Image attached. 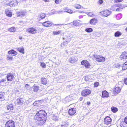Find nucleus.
<instances>
[{
  "label": "nucleus",
  "mask_w": 127,
  "mask_h": 127,
  "mask_svg": "<svg viewBox=\"0 0 127 127\" xmlns=\"http://www.w3.org/2000/svg\"><path fill=\"white\" fill-rule=\"evenodd\" d=\"M87 14L90 17H94L95 16V15L92 12L87 13Z\"/></svg>",
  "instance_id": "40"
},
{
  "label": "nucleus",
  "mask_w": 127,
  "mask_h": 127,
  "mask_svg": "<svg viewBox=\"0 0 127 127\" xmlns=\"http://www.w3.org/2000/svg\"><path fill=\"white\" fill-rule=\"evenodd\" d=\"M81 63L82 65L85 66L86 68H90L91 66L88 61L86 60H84L82 61Z\"/></svg>",
  "instance_id": "6"
},
{
  "label": "nucleus",
  "mask_w": 127,
  "mask_h": 127,
  "mask_svg": "<svg viewBox=\"0 0 127 127\" xmlns=\"http://www.w3.org/2000/svg\"><path fill=\"white\" fill-rule=\"evenodd\" d=\"M45 14L44 13H41L40 15V17L42 19L44 18L45 17Z\"/></svg>",
  "instance_id": "43"
},
{
  "label": "nucleus",
  "mask_w": 127,
  "mask_h": 127,
  "mask_svg": "<svg viewBox=\"0 0 127 127\" xmlns=\"http://www.w3.org/2000/svg\"><path fill=\"white\" fill-rule=\"evenodd\" d=\"M20 100L21 104L25 102V100L24 99L20 98Z\"/></svg>",
  "instance_id": "47"
},
{
  "label": "nucleus",
  "mask_w": 127,
  "mask_h": 127,
  "mask_svg": "<svg viewBox=\"0 0 127 127\" xmlns=\"http://www.w3.org/2000/svg\"><path fill=\"white\" fill-rule=\"evenodd\" d=\"M42 25L46 27L51 26L52 25V22L50 21H46L43 23Z\"/></svg>",
  "instance_id": "11"
},
{
  "label": "nucleus",
  "mask_w": 127,
  "mask_h": 127,
  "mask_svg": "<svg viewBox=\"0 0 127 127\" xmlns=\"http://www.w3.org/2000/svg\"><path fill=\"white\" fill-rule=\"evenodd\" d=\"M123 0H115V1L116 2H121Z\"/></svg>",
  "instance_id": "58"
},
{
  "label": "nucleus",
  "mask_w": 127,
  "mask_h": 127,
  "mask_svg": "<svg viewBox=\"0 0 127 127\" xmlns=\"http://www.w3.org/2000/svg\"><path fill=\"white\" fill-rule=\"evenodd\" d=\"M5 14L7 16L9 17H11L12 16L11 12L10 10L6 9L5 11Z\"/></svg>",
  "instance_id": "24"
},
{
  "label": "nucleus",
  "mask_w": 127,
  "mask_h": 127,
  "mask_svg": "<svg viewBox=\"0 0 127 127\" xmlns=\"http://www.w3.org/2000/svg\"><path fill=\"white\" fill-rule=\"evenodd\" d=\"M16 102L19 105L21 104V100L20 99H18L16 100Z\"/></svg>",
  "instance_id": "49"
},
{
  "label": "nucleus",
  "mask_w": 127,
  "mask_h": 127,
  "mask_svg": "<svg viewBox=\"0 0 127 127\" xmlns=\"http://www.w3.org/2000/svg\"><path fill=\"white\" fill-rule=\"evenodd\" d=\"M122 14H119L117 15L116 18L118 19H119L122 17Z\"/></svg>",
  "instance_id": "44"
},
{
  "label": "nucleus",
  "mask_w": 127,
  "mask_h": 127,
  "mask_svg": "<svg viewBox=\"0 0 127 127\" xmlns=\"http://www.w3.org/2000/svg\"><path fill=\"white\" fill-rule=\"evenodd\" d=\"M33 88V91L34 92H37L39 90V87L38 86L34 85Z\"/></svg>",
  "instance_id": "28"
},
{
  "label": "nucleus",
  "mask_w": 127,
  "mask_h": 127,
  "mask_svg": "<svg viewBox=\"0 0 127 127\" xmlns=\"http://www.w3.org/2000/svg\"><path fill=\"white\" fill-rule=\"evenodd\" d=\"M68 43V42L65 41L63 42V44L65 45L67 44Z\"/></svg>",
  "instance_id": "57"
},
{
  "label": "nucleus",
  "mask_w": 127,
  "mask_h": 127,
  "mask_svg": "<svg viewBox=\"0 0 127 127\" xmlns=\"http://www.w3.org/2000/svg\"><path fill=\"white\" fill-rule=\"evenodd\" d=\"M61 30H59L58 31H53V34L54 35H57L61 33Z\"/></svg>",
  "instance_id": "33"
},
{
  "label": "nucleus",
  "mask_w": 127,
  "mask_h": 127,
  "mask_svg": "<svg viewBox=\"0 0 127 127\" xmlns=\"http://www.w3.org/2000/svg\"><path fill=\"white\" fill-rule=\"evenodd\" d=\"M7 79L8 81H12L14 78L13 75L11 73H8L6 76Z\"/></svg>",
  "instance_id": "8"
},
{
  "label": "nucleus",
  "mask_w": 127,
  "mask_h": 127,
  "mask_svg": "<svg viewBox=\"0 0 127 127\" xmlns=\"http://www.w3.org/2000/svg\"><path fill=\"white\" fill-rule=\"evenodd\" d=\"M39 101H35L33 103V104L34 105H37L36 104L38 102H39Z\"/></svg>",
  "instance_id": "55"
},
{
  "label": "nucleus",
  "mask_w": 127,
  "mask_h": 127,
  "mask_svg": "<svg viewBox=\"0 0 127 127\" xmlns=\"http://www.w3.org/2000/svg\"><path fill=\"white\" fill-rule=\"evenodd\" d=\"M94 56L95 60L98 62H103L105 61V58L101 55H95Z\"/></svg>",
  "instance_id": "2"
},
{
  "label": "nucleus",
  "mask_w": 127,
  "mask_h": 127,
  "mask_svg": "<svg viewBox=\"0 0 127 127\" xmlns=\"http://www.w3.org/2000/svg\"><path fill=\"white\" fill-rule=\"evenodd\" d=\"M109 96V94L106 91H104L102 92V97L103 98H107Z\"/></svg>",
  "instance_id": "13"
},
{
  "label": "nucleus",
  "mask_w": 127,
  "mask_h": 127,
  "mask_svg": "<svg viewBox=\"0 0 127 127\" xmlns=\"http://www.w3.org/2000/svg\"><path fill=\"white\" fill-rule=\"evenodd\" d=\"M15 122L12 120L7 121L5 124V127H15Z\"/></svg>",
  "instance_id": "3"
},
{
  "label": "nucleus",
  "mask_w": 127,
  "mask_h": 127,
  "mask_svg": "<svg viewBox=\"0 0 127 127\" xmlns=\"http://www.w3.org/2000/svg\"><path fill=\"white\" fill-rule=\"evenodd\" d=\"M6 59L7 60L11 61L13 59V58L12 57L10 56H7Z\"/></svg>",
  "instance_id": "42"
},
{
  "label": "nucleus",
  "mask_w": 127,
  "mask_h": 127,
  "mask_svg": "<svg viewBox=\"0 0 127 127\" xmlns=\"http://www.w3.org/2000/svg\"><path fill=\"white\" fill-rule=\"evenodd\" d=\"M68 8L67 7H65L63 9L64 10V11H65L66 10H67L68 9Z\"/></svg>",
  "instance_id": "60"
},
{
  "label": "nucleus",
  "mask_w": 127,
  "mask_h": 127,
  "mask_svg": "<svg viewBox=\"0 0 127 127\" xmlns=\"http://www.w3.org/2000/svg\"><path fill=\"white\" fill-rule=\"evenodd\" d=\"M64 12H66L70 13H74V12H73V10L69 9H68L67 10L64 11Z\"/></svg>",
  "instance_id": "38"
},
{
  "label": "nucleus",
  "mask_w": 127,
  "mask_h": 127,
  "mask_svg": "<svg viewBox=\"0 0 127 127\" xmlns=\"http://www.w3.org/2000/svg\"><path fill=\"white\" fill-rule=\"evenodd\" d=\"M16 29L15 27H12L10 28H9L8 29V31H9L10 32H15L16 31Z\"/></svg>",
  "instance_id": "26"
},
{
  "label": "nucleus",
  "mask_w": 127,
  "mask_h": 127,
  "mask_svg": "<svg viewBox=\"0 0 127 127\" xmlns=\"http://www.w3.org/2000/svg\"><path fill=\"white\" fill-rule=\"evenodd\" d=\"M116 67L117 68H120V67L122 68V66H121L119 64H117L116 65Z\"/></svg>",
  "instance_id": "52"
},
{
  "label": "nucleus",
  "mask_w": 127,
  "mask_h": 127,
  "mask_svg": "<svg viewBox=\"0 0 127 127\" xmlns=\"http://www.w3.org/2000/svg\"><path fill=\"white\" fill-rule=\"evenodd\" d=\"M98 127H105L104 126H103V125L100 124L98 126Z\"/></svg>",
  "instance_id": "61"
},
{
  "label": "nucleus",
  "mask_w": 127,
  "mask_h": 127,
  "mask_svg": "<svg viewBox=\"0 0 127 127\" xmlns=\"http://www.w3.org/2000/svg\"><path fill=\"white\" fill-rule=\"evenodd\" d=\"M69 124L67 122H65L61 125V127H70Z\"/></svg>",
  "instance_id": "23"
},
{
  "label": "nucleus",
  "mask_w": 127,
  "mask_h": 127,
  "mask_svg": "<svg viewBox=\"0 0 127 127\" xmlns=\"http://www.w3.org/2000/svg\"><path fill=\"white\" fill-rule=\"evenodd\" d=\"M8 54L10 56L13 54L12 56L16 55L17 54V52L13 50H11L8 52Z\"/></svg>",
  "instance_id": "16"
},
{
  "label": "nucleus",
  "mask_w": 127,
  "mask_h": 127,
  "mask_svg": "<svg viewBox=\"0 0 127 127\" xmlns=\"http://www.w3.org/2000/svg\"><path fill=\"white\" fill-rule=\"evenodd\" d=\"M114 7H118V8H117L116 9L117 11H121L123 8L122 6L121 5V4H117L114 5Z\"/></svg>",
  "instance_id": "12"
},
{
  "label": "nucleus",
  "mask_w": 127,
  "mask_h": 127,
  "mask_svg": "<svg viewBox=\"0 0 127 127\" xmlns=\"http://www.w3.org/2000/svg\"><path fill=\"white\" fill-rule=\"evenodd\" d=\"M99 83L98 82H96L94 83V86L95 87H97L99 85Z\"/></svg>",
  "instance_id": "53"
},
{
  "label": "nucleus",
  "mask_w": 127,
  "mask_h": 127,
  "mask_svg": "<svg viewBox=\"0 0 127 127\" xmlns=\"http://www.w3.org/2000/svg\"><path fill=\"white\" fill-rule=\"evenodd\" d=\"M5 99L4 96L0 94V101H2L3 100Z\"/></svg>",
  "instance_id": "41"
},
{
  "label": "nucleus",
  "mask_w": 127,
  "mask_h": 127,
  "mask_svg": "<svg viewBox=\"0 0 127 127\" xmlns=\"http://www.w3.org/2000/svg\"><path fill=\"white\" fill-rule=\"evenodd\" d=\"M90 102H87V104L89 105H90Z\"/></svg>",
  "instance_id": "62"
},
{
  "label": "nucleus",
  "mask_w": 127,
  "mask_h": 127,
  "mask_svg": "<svg viewBox=\"0 0 127 127\" xmlns=\"http://www.w3.org/2000/svg\"><path fill=\"white\" fill-rule=\"evenodd\" d=\"M112 120H104V122L105 124L108 125L111 124Z\"/></svg>",
  "instance_id": "29"
},
{
  "label": "nucleus",
  "mask_w": 127,
  "mask_h": 127,
  "mask_svg": "<svg viewBox=\"0 0 127 127\" xmlns=\"http://www.w3.org/2000/svg\"><path fill=\"white\" fill-rule=\"evenodd\" d=\"M85 31L87 32H92L93 30L91 28H88L85 29Z\"/></svg>",
  "instance_id": "39"
},
{
  "label": "nucleus",
  "mask_w": 127,
  "mask_h": 127,
  "mask_svg": "<svg viewBox=\"0 0 127 127\" xmlns=\"http://www.w3.org/2000/svg\"><path fill=\"white\" fill-rule=\"evenodd\" d=\"M69 62L71 63H74L76 62L77 61V58L74 57H72L69 60Z\"/></svg>",
  "instance_id": "20"
},
{
  "label": "nucleus",
  "mask_w": 127,
  "mask_h": 127,
  "mask_svg": "<svg viewBox=\"0 0 127 127\" xmlns=\"http://www.w3.org/2000/svg\"><path fill=\"white\" fill-rule=\"evenodd\" d=\"M120 58L122 59H126L127 58V52H123L120 56Z\"/></svg>",
  "instance_id": "18"
},
{
  "label": "nucleus",
  "mask_w": 127,
  "mask_h": 127,
  "mask_svg": "<svg viewBox=\"0 0 127 127\" xmlns=\"http://www.w3.org/2000/svg\"><path fill=\"white\" fill-rule=\"evenodd\" d=\"M126 123L124 121H123L120 123V126L121 127H126Z\"/></svg>",
  "instance_id": "34"
},
{
  "label": "nucleus",
  "mask_w": 127,
  "mask_h": 127,
  "mask_svg": "<svg viewBox=\"0 0 127 127\" xmlns=\"http://www.w3.org/2000/svg\"><path fill=\"white\" fill-rule=\"evenodd\" d=\"M61 2V0H56L55 1V2L57 4L60 3Z\"/></svg>",
  "instance_id": "48"
},
{
  "label": "nucleus",
  "mask_w": 127,
  "mask_h": 127,
  "mask_svg": "<svg viewBox=\"0 0 127 127\" xmlns=\"http://www.w3.org/2000/svg\"><path fill=\"white\" fill-rule=\"evenodd\" d=\"M121 35V33L118 31L116 32L115 33V36L116 37L119 36Z\"/></svg>",
  "instance_id": "37"
},
{
  "label": "nucleus",
  "mask_w": 127,
  "mask_h": 127,
  "mask_svg": "<svg viewBox=\"0 0 127 127\" xmlns=\"http://www.w3.org/2000/svg\"><path fill=\"white\" fill-rule=\"evenodd\" d=\"M26 32L29 33L35 34L37 33V30L34 28H31L27 29Z\"/></svg>",
  "instance_id": "5"
},
{
  "label": "nucleus",
  "mask_w": 127,
  "mask_h": 127,
  "mask_svg": "<svg viewBox=\"0 0 127 127\" xmlns=\"http://www.w3.org/2000/svg\"><path fill=\"white\" fill-rule=\"evenodd\" d=\"M46 120H38L37 122V125H42L46 122Z\"/></svg>",
  "instance_id": "10"
},
{
  "label": "nucleus",
  "mask_w": 127,
  "mask_h": 127,
  "mask_svg": "<svg viewBox=\"0 0 127 127\" xmlns=\"http://www.w3.org/2000/svg\"><path fill=\"white\" fill-rule=\"evenodd\" d=\"M124 121L126 124H127V120H124Z\"/></svg>",
  "instance_id": "63"
},
{
  "label": "nucleus",
  "mask_w": 127,
  "mask_h": 127,
  "mask_svg": "<svg viewBox=\"0 0 127 127\" xmlns=\"http://www.w3.org/2000/svg\"><path fill=\"white\" fill-rule=\"evenodd\" d=\"M40 66L43 68H45L46 67V64L44 63H41Z\"/></svg>",
  "instance_id": "45"
},
{
  "label": "nucleus",
  "mask_w": 127,
  "mask_h": 127,
  "mask_svg": "<svg viewBox=\"0 0 127 127\" xmlns=\"http://www.w3.org/2000/svg\"><path fill=\"white\" fill-rule=\"evenodd\" d=\"M73 6L75 8L78 9H80L81 7V5L77 4L74 5Z\"/></svg>",
  "instance_id": "35"
},
{
  "label": "nucleus",
  "mask_w": 127,
  "mask_h": 127,
  "mask_svg": "<svg viewBox=\"0 0 127 127\" xmlns=\"http://www.w3.org/2000/svg\"><path fill=\"white\" fill-rule=\"evenodd\" d=\"M7 109L8 110H13V105L11 103H8V104Z\"/></svg>",
  "instance_id": "25"
},
{
  "label": "nucleus",
  "mask_w": 127,
  "mask_h": 127,
  "mask_svg": "<svg viewBox=\"0 0 127 127\" xmlns=\"http://www.w3.org/2000/svg\"><path fill=\"white\" fill-rule=\"evenodd\" d=\"M121 90V87H119L118 86L116 85L115 89V91L117 94L120 93Z\"/></svg>",
  "instance_id": "17"
},
{
  "label": "nucleus",
  "mask_w": 127,
  "mask_h": 127,
  "mask_svg": "<svg viewBox=\"0 0 127 127\" xmlns=\"http://www.w3.org/2000/svg\"><path fill=\"white\" fill-rule=\"evenodd\" d=\"M52 24L54 25L55 26H62V25H64V24Z\"/></svg>",
  "instance_id": "54"
},
{
  "label": "nucleus",
  "mask_w": 127,
  "mask_h": 127,
  "mask_svg": "<svg viewBox=\"0 0 127 127\" xmlns=\"http://www.w3.org/2000/svg\"><path fill=\"white\" fill-rule=\"evenodd\" d=\"M83 97H81L80 98V101H81L83 100Z\"/></svg>",
  "instance_id": "64"
},
{
  "label": "nucleus",
  "mask_w": 127,
  "mask_h": 127,
  "mask_svg": "<svg viewBox=\"0 0 127 127\" xmlns=\"http://www.w3.org/2000/svg\"><path fill=\"white\" fill-rule=\"evenodd\" d=\"M91 91L89 90H85L82 91V95L83 96H86L90 94Z\"/></svg>",
  "instance_id": "4"
},
{
  "label": "nucleus",
  "mask_w": 127,
  "mask_h": 127,
  "mask_svg": "<svg viewBox=\"0 0 127 127\" xmlns=\"http://www.w3.org/2000/svg\"><path fill=\"white\" fill-rule=\"evenodd\" d=\"M76 110L75 108H72L69 110L68 112L70 115H73L76 113Z\"/></svg>",
  "instance_id": "14"
},
{
  "label": "nucleus",
  "mask_w": 127,
  "mask_h": 127,
  "mask_svg": "<svg viewBox=\"0 0 127 127\" xmlns=\"http://www.w3.org/2000/svg\"><path fill=\"white\" fill-rule=\"evenodd\" d=\"M101 14L104 16L107 17L111 13V12L109 10H106L101 12Z\"/></svg>",
  "instance_id": "7"
},
{
  "label": "nucleus",
  "mask_w": 127,
  "mask_h": 127,
  "mask_svg": "<svg viewBox=\"0 0 127 127\" xmlns=\"http://www.w3.org/2000/svg\"><path fill=\"white\" fill-rule=\"evenodd\" d=\"M16 14L18 17H23L26 15V12L25 11H20L17 12Z\"/></svg>",
  "instance_id": "9"
},
{
  "label": "nucleus",
  "mask_w": 127,
  "mask_h": 127,
  "mask_svg": "<svg viewBox=\"0 0 127 127\" xmlns=\"http://www.w3.org/2000/svg\"><path fill=\"white\" fill-rule=\"evenodd\" d=\"M127 69V62H126L123 64L122 69L125 70Z\"/></svg>",
  "instance_id": "31"
},
{
  "label": "nucleus",
  "mask_w": 127,
  "mask_h": 127,
  "mask_svg": "<svg viewBox=\"0 0 127 127\" xmlns=\"http://www.w3.org/2000/svg\"><path fill=\"white\" fill-rule=\"evenodd\" d=\"M71 39L70 38H67L66 39L65 41H66L67 42L69 43Z\"/></svg>",
  "instance_id": "51"
},
{
  "label": "nucleus",
  "mask_w": 127,
  "mask_h": 127,
  "mask_svg": "<svg viewBox=\"0 0 127 127\" xmlns=\"http://www.w3.org/2000/svg\"><path fill=\"white\" fill-rule=\"evenodd\" d=\"M47 113L45 112V111L40 110L36 113L34 118L35 119L37 118V119L39 118L45 119L47 118Z\"/></svg>",
  "instance_id": "1"
},
{
  "label": "nucleus",
  "mask_w": 127,
  "mask_h": 127,
  "mask_svg": "<svg viewBox=\"0 0 127 127\" xmlns=\"http://www.w3.org/2000/svg\"><path fill=\"white\" fill-rule=\"evenodd\" d=\"M18 4V2L17 1H15V2H11L10 3H8L7 5H8L10 6H15L17 5Z\"/></svg>",
  "instance_id": "19"
},
{
  "label": "nucleus",
  "mask_w": 127,
  "mask_h": 127,
  "mask_svg": "<svg viewBox=\"0 0 127 127\" xmlns=\"http://www.w3.org/2000/svg\"><path fill=\"white\" fill-rule=\"evenodd\" d=\"M41 82L43 84H46L47 83V81L46 78H42L41 79Z\"/></svg>",
  "instance_id": "30"
},
{
  "label": "nucleus",
  "mask_w": 127,
  "mask_h": 127,
  "mask_svg": "<svg viewBox=\"0 0 127 127\" xmlns=\"http://www.w3.org/2000/svg\"><path fill=\"white\" fill-rule=\"evenodd\" d=\"M80 22L79 20H75L73 22V24L75 26H79L81 25Z\"/></svg>",
  "instance_id": "21"
},
{
  "label": "nucleus",
  "mask_w": 127,
  "mask_h": 127,
  "mask_svg": "<svg viewBox=\"0 0 127 127\" xmlns=\"http://www.w3.org/2000/svg\"><path fill=\"white\" fill-rule=\"evenodd\" d=\"M25 87L26 89L28 90H29L30 89V87L29 85L28 84H26L25 85Z\"/></svg>",
  "instance_id": "46"
},
{
  "label": "nucleus",
  "mask_w": 127,
  "mask_h": 127,
  "mask_svg": "<svg viewBox=\"0 0 127 127\" xmlns=\"http://www.w3.org/2000/svg\"><path fill=\"white\" fill-rule=\"evenodd\" d=\"M17 49L20 52L24 53V50L23 48H17Z\"/></svg>",
  "instance_id": "36"
},
{
  "label": "nucleus",
  "mask_w": 127,
  "mask_h": 127,
  "mask_svg": "<svg viewBox=\"0 0 127 127\" xmlns=\"http://www.w3.org/2000/svg\"><path fill=\"white\" fill-rule=\"evenodd\" d=\"M97 22V20L95 18L92 19L90 21V23L91 24L93 25H95Z\"/></svg>",
  "instance_id": "22"
},
{
  "label": "nucleus",
  "mask_w": 127,
  "mask_h": 127,
  "mask_svg": "<svg viewBox=\"0 0 127 127\" xmlns=\"http://www.w3.org/2000/svg\"><path fill=\"white\" fill-rule=\"evenodd\" d=\"M6 81V80L5 79H2L0 80V85L3 86L4 83Z\"/></svg>",
  "instance_id": "32"
},
{
  "label": "nucleus",
  "mask_w": 127,
  "mask_h": 127,
  "mask_svg": "<svg viewBox=\"0 0 127 127\" xmlns=\"http://www.w3.org/2000/svg\"><path fill=\"white\" fill-rule=\"evenodd\" d=\"M57 13L58 14L61 13L63 12V11H57Z\"/></svg>",
  "instance_id": "59"
},
{
  "label": "nucleus",
  "mask_w": 127,
  "mask_h": 127,
  "mask_svg": "<svg viewBox=\"0 0 127 127\" xmlns=\"http://www.w3.org/2000/svg\"><path fill=\"white\" fill-rule=\"evenodd\" d=\"M103 2V1L102 0H99L97 2V3L99 4H101Z\"/></svg>",
  "instance_id": "50"
},
{
  "label": "nucleus",
  "mask_w": 127,
  "mask_h": 127,
  "mask_svg": "<svg viewBox=\"0 0 127 127\" xmlns=\"http://www.w3.org/2000/svg\"><path fill=\"white\" fill-rule=\"evenodd\" d=\"M111 111L113 113H116L118 110V109L116 107L112 106L111 108Z\"/></svg>",
  "instance_id": "27"
},
{
  "label": "nucleus",
  "mask_w": 127,
  "mask_h": 127,
  "mask_svg": "<svg viewBox=\"0 0 127 127\" xmlns=\"http://www.w3.org/2000/svg\"><path fill=\"white\" fill-rule=\"evenodd\" d=\"M124 82L125 84L127 85V78L125 79Z\"/></svg>",
  "instance_id": "56"
},
{
  "label": "nucleus",
  "mask_w": 127,
  "mask_h": 127,
  "mask_svg": "<svg viewBox=\"0 0 127 127\" xmlns=\"http://www.w3.org/2000/svg\"><path fill=\"white\" fill-rule=\"evenodd\" d=\"M92 75H88L85 77V80L86 81H91L93 80Z\"/></svg>",
  "instance_id": "15"
}]
</instances>
